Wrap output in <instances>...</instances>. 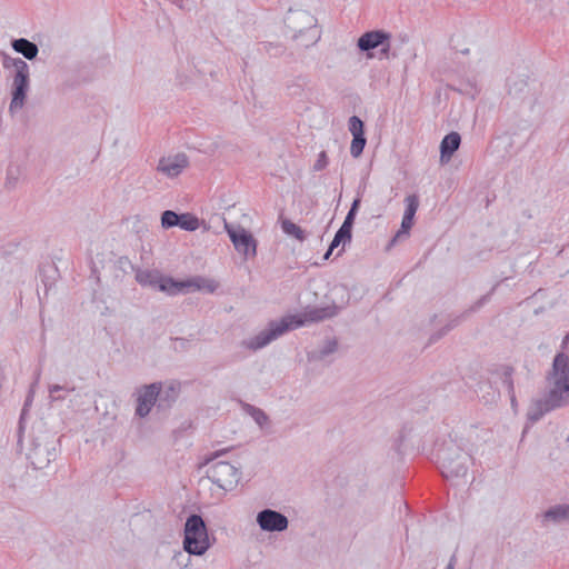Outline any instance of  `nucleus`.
I'll use <instances>...</instances> for the list:
<instances>
[{
  "label": "nucleus",
  "instance_id": "nucleus-1",
  "mask_svg": "<svg viewBox=\"0 0 569 569\" xmlns=\"http://www.w3.org/2000/svg\"><path fill=\"white\" fill-rule=\"evenodd\" d=\"M341 308L336 303L322 307H307L300 316L290 318H281L280 320H272L268 323L267 328L258 332L256 336L243 340L242 346L251 351H257L264 348L287 331L303 326L306 322H320L336 317Z\"/></svg>",
  "mask_w": 569,
  "mask_h": 569
},
{
  "label": "nucleus",
  "instance_id": "nucleus-2",
  "mask_svg": "<svg viewBox=\"0 0 569 569\" xmlns=\"http://www.w3.org/2000/svg\"><path fill=\"white\" fill-rule=\"evenodd\" d=\"M552 387L542 397L533 399L527 411L530 423L538 422L545 415L569 403V356L559 352L555 356L550 375Z\"/></svg>",
  "mask_w": 569,
  "mask_h": 569
},
{
  "label": "nucleus",
  "instance_id": "nucleus-3",
  "mask_svg": "<svg viewBox=\"0 0 569 569\" xmlns=\"http://www.w3.org/2000/svg\"><path fill=\"white\" fill-rule=\"evenodd\" d=\"M136 280L141 286L158 289L171 296L202 289L213 292L218 287L213 280H208L203 277L198 276L184 281H176L172 278H162L154 270H138L136 272Z\"/></svg>",
  "mask_w": 569,
  "mask_h": 569
},
{
  "label": "nucleus",
  "instance_id": "nucleus-4",
  "mask_svg": "<svg viewBox=\"0 0 569 569\" xmlns=\"http://www.w3.org/2000/svg\"><path fill=\"white\" fill-rule=\"evenodd\" d=\"M441 475L455 480L466 477L471 456L453 440L445 441L437 450Z\"/></svg>",
  "mask_w": 569,
  "mask_h": 569
},
{
  "label": "nucleus",
  "instance_id": "nucleus-5",
  "mask_svg": "<svg viewBox=\"0 0 569 569\" xmlns=\"http://www.w3.org/2000/svg\"><path fill=\"white\" fill-rule=\"evenodd\" d=\"M2 66L7 70L13 69L9 104V111L13 114L24 106L30 87V67L21 58H12L6 53L2 57Z\"/></svg>",
  "mask_w": 569,
  "mask_h": 569
},
{
  "label": "nucleus",
  "instance_id": "nucleus-6",
  "mask_svg": "<svg viewBox=\"0 0 569 569\" xmlns=\"http://www.w3.org/2000/svg\"><path fill=\"white\" fill-rule=\"evenodd\" d=\"M229 450V448L217 450L206 457L204 460L206 465H210L207 470V477L224 491H230L236 488L241 477L240 469L234 465L222 460L217 461L219 457L223 456Z\"/></svg>",
  "mask_w": 569,
  "mask_h": 569
},
{
  "label": "nucleus",
  "instance_id": "nucleus-7",
  "mask_svg": "<svg viewBox=\"0 0 569 569\" xmlns=\"http://www.w3.org/2000/svg\"><path fill=\"white\" fill-rule=\"evenodd\" d=\"M210 547L206 523L201 516L191 515L184 525L183 548L190 555L201 556Z\"/></svg>",
  "mask_w": 569,
  "mask_h": 569
},
{
  "label": "nucleus",
  "instance_id": "nucleus-8",
  "mask_svg": "<svg viewBox=\"0 0 569 569\" xmlns=\"http://www.w3.org/2000/svg\"><path fill=\"white\" fill-rule=\"evenodd\" d=\"M224 229L234 247V249L243 256L244 259H250L257 254V240L253 236L241 226H234L224 222Z\"/></svg>",
  "mask_w": 569,
  "mask_h": 569
},
{
  "label": "nucleus",
  "instance_id": "nucleus-9",
  "mask_svg": "<svg viewBox=\"0 0 569 569\" xmlns=\"http://www.w3.org/2000/svg\"><path fill=\"white\" fill-rule=\"evenodd\" d=\"M160 386L161 382H153L139 389L134 412L137 417L146 418L151 412V409L157 406Z\"/></svg>",
  "mask_w": 569,
  "mask_h": 569
},
{
  "label": "nucleus",
  "instance_id": "nucleus-10",
  "mask_svg": "<svg viewBox=\"0 0 569 569\" xmlns=\"http://www.w3.org/2000/svg\"><path fill=\"white\" fill-rule=\"evenodd\" d=\"M256 521L261 530L269 532H281L289 526V520L283 513L268 508L258 512Z\"/></svg>",
  "mask_w": 569,
  "mask_h": 569
},
{
  "label": "nucleus",
  "instance_id": "nucleus-11",
  "mask_svg": "<svg viewBox=\"0 0 569 569\" xmlns=\"http://www.w3.org/2000/svg\"><path fill=\"white\" fill-rule=\"evenodd\" d=\"M189 166L188 157L184 153L162 157L157 164V171L167 178H176Z\"/></svg>",
  "mask_w": 569,
  "mask_h": 569
},
{
  "label": "nucleus",
  "instance_id": "nucleus-12",
  "mask_svg": "<svg viewBox=\"0 0 569 569\" xmlns=\"http://www.w3.org/2000/svg\"><path fill=\"white\" fill-rule=\"evenodd\" d=\"M57 458L52 443H33L28 452V459L34 469H44Z\"/></svg>",
  "mask_w": 569,
  "mask_h": 569
},
{
  "label": "nucleus",
  "instance_id": "nucleus-13",
  "mask_svg": "<svg viewBox=\"0 0 569 569\" xmlns=\"http://www.w3.org/2000/svg\"><path fill=\"white\" fill-rule=\"evenodd\" d=\"M348 124L349 131L352 134L350 153L353 158H358L363 152L367 143V139L365 137V123L359 117L352 116L349 118Z\"/></svg>",
  "mask_w": 569,
  "mask_h": 569
},
{
  "label": "nucleus",
  "instance_id": "nucleus-14",
  "mask_svg": "<svg viewBox=\"0 0 569 569\" xmlns=\"http://www.w3.org/2000/svg\"><path fill=\"white\" fill-rule=\"evenodd\" d=\"M391 39V34L385 30H371L361 34L357 41V47L361 52H367L368 58L372 54L369 53L371 50L379 48L386 43L387 40Z\"/></svg>",
  "mask_w": 569,
  "mask_h": 569
},
{
  "label": "nucleus",
  "instance_id": "nucleus-15",
  "mask_svg": "<svg viewBox=\"0 0 569 569\" xmlns=\"http://www.w3.org/2000/svg\"><path fill=\"white\" fill-rule=\"evenodd\" d=\"M11 47L16 52L21 53L28 60L36 59L39 53L38 46L26 38L12 40Z\"/></svg>",
  "mask_w": 569,
  "mask_h": 569
},
{
  "label": "nucleus",
  "instance_id": "nucleus-16",
  "mask_svg": "<svg viewBox=\"0 0 569 569\" xmlns=\"http://www.w3.org/2000/svg\"><path fill=\"white\" fill-rule=\"evenodd\" d=\"M461 142V137L458 132H450L442 139L440 143V158L441 161L445 158L450 159V157L459 149Z\"/></svg>",
  "mask_w": 569,
  "mask_h": 569
},
{
  "label": "nucleus",
  "instance_id": "nucleus-17",
  "mask_svg": "<svg viewBox=\"0 0 569 569\" xmlns=\"http://www.w3.org/2000/svg\"><path fill=\"white\" fill-rule=\"evenodd\" d=\"M543 521L560 523L569 521V505H556L542 515Z\"/></svg>",
  "mask_w": 569,
  "mask_h": 569
},
{
  "label": "nucleus",
  "instance_id": "nucleus-18",
  "mask_svg": "<svg viewBox=\"0 0 569 569\" xmlns=\"http://www.w3.org/2000/svg\"><path fill=\"white\" fill-rule=\"evenodd\" d=\"M162 387V385L160 386ZM178 388L174 386H169L164 390L160 388L158 400H157V408L159 410H166L169 409L177 400L178 398Z\"/></svg>",
  "mask_w": 569,
  "mask_h": 569
},
{
  "label": "nucleus",
  "instance_id": "nucleus-19",
  "mask_svg": "<svg viewBox=\"0 0 569 569\" xmlns=\"http://www.w3.org/2000/svg\"><path fill=\"white\" fill-rule=\"evenodd\" d=\"M493 373L500 379L507 392L515 391L513 373L515 368L510 365H500L496 368Z\"/></svg>",
  "mask_w": 569,
  "mask_h": 569
},
{
  "label": "nucleus",
  "instance_id": "nucleus-20",
  "mask_svg": "<svg viewBox=\"0 0 569 569\" xmlns=\"http://www.w3.org/2000/svg\"><path fill=\"white\" fill-rule=\"evenodd\" d=\"M246 412L248 415H250V417L254 420V422L261 429L267 427L269 425V422H270L269 417L267 416V413L262 409L257 408V407H254L252 405H247L246 406Z\"/></svg>",
  "mask_w": 569,
  "mask_h": 569
},
{
  "label": "nucleus",
  "instance_id": "nucleus-21",
  "mask_svg": "<svg viewBox=\"0 0 569 569\" xmlns=\"http://www.w3.org/2000/svg\"><path fill=\"white\" fill-rule=\"evenodd\" d=\"M281 228L286 234L292 236L299 241H303L306 239L305 230L288 219L282 220Z\"/></svg>",
  "mask_w": 569,
  "mask_h": 569
},
{
  "label": "nucleus",
  "instance_id": "nucleus-22",
  "mask_svg": "<svg viewBox=\"0 0 569 569\" xmlns=\"http://www.w3.org/2000/svg\"><path fill=\"white\" fill-rule=\"evenodd\" d=\"M178 227L186 231H196L200 227V221L192 213H180Z\"/></svg>",
  "mask_w": 569,
  "mask_h": 569
},
{
  "label": "nucleus",
  "instance_id": "nucleus-23",
  "mask_svg": "<svg viewBox=\"0 0 569 569\" xmlns=\"http://www.w3.org/2000/svg\"><path fill=\"white\" fill-rule=\"evenodd\" d=\"M180 219V213H177L172 210H166L161 214V227L163 229H170L173 227H178Z\"/></svg>",
  "mask_w": 569,
  "mask_h": 569
},
{
  "label": "nucleus",
  "instance_id": "nucleus-24",
  "mask_svg": "<svg viewBox=\"0 0 569 569\" xmlns=\"http://www.w3.org/2000/svg\"><path fill=\"white\" fill-rule=\"evenodd\" d=\"M405 202H406V209H405V212H403V217H408V218H415V214L418 210V207H419V198L417 194H409L406 197L405 199Z\"/></svg>",
  "mask_w": 569,
  "mask_h": 569
},
{
  "label": "nucleus",
  "instance_id": "nucleus-25",
  "mask_svg": "<svg viewBox=\"0 0 569 569\" xmlns=\"http://www.w3.org/2000/svg\"><path fill=\"white\" fill-rule=\"evenodd\" d=\"M413 224V219L408 217H402L400 229L397 231L395 237L391 240V244L400 240L401 238L408 237L409 231Z\"/></svg>",
  "mask_w": 569,
  "mask_h": 569
},
{
  "label": "nucleus",
  "instance_id": "nucleus-26",
  "mask_svg": "<svg viewBox=\"0 0 569 569\" xmlns=\"http://www.w3.org/2000/svg\"><path fill=\"white\" fill-rule=\"evenodd\" d=\"M48 390H49L50 401L56 402V401H63L66 399V396L57 395V391H73L74 387L69 388L68 386L50 385Z\"/></svg>",
  "mask_w": 569,
  "mask_h": 569
},
{
  "label": "nucleus",
  "instance_id": "nucleus-27",
  "mask_svg": "<svg viewBox=\"0 0 569 569\" xmlns=\"http://www.w3.org/2000/svg\"><path fill=\"white\" fill-rule=\"evenodd\" d=\"M338 349V341L336 339L327 340L323 346L318 350L317 359H325L327 356L333 353Z\"/></svg>",
  "mask_w": 569,
  "mask_h": 569
},
{
  "label": "nucleus",
  "instance_id": "nucleus-28",
  "mask_svg": "<svg viewBox=\"0 0 569 569\" xmlns=\"http://www.w3.org/2000/svg\"><path fill=\"white\" fill-rule=\"evenodd\" d=\"M20 176V169L16 166H10L7 170L6 186L8 188H14Z\"/></svg>",
  "mask_w": 569,
  "mask_h": 569
},
{
  "label": "nucleus",
  "instance_id": "nucleus-29",
  "mask_svg": "<svg viewBox=\"0 0 569 569\" xmlns=\"http://www.w3.org/2000/svg\"><path fill=\"white\" fill-rule=\"evenodd\" d=\"M460 322V318H456L451 320L445 328H442L439 332L433 333L430 337V342H436L440 338H442L445 335H447L450 330H452L455 327H457Z\"/></svg>",
  "mask_w": 569,
  "mask_h": 569
},
{
  "label": "nucleus",
  "instance_id": "nucleus-30",
  "mask_svg": "<svg viewBox=\"0 0 569 569\" xmlns=\"http://www.w3.org/2000/svg\"><path fill=\"white\" fill-rule=\"evenodd\" d=\"M333 238L336 239L337 242H341V243L350 242L351 238H352V230L341 226L338 229V231L336 232Z\"/></svg>",
  "mask_w": 569,
  "mask_h": 569
},
{
  "label": "nucleus",
  "instance_id": "nucleus-31",
  "mask_svg": "<svg viewBox=\"0 0 569 569\" xmlns=\"http://www.w3.org/2000/svg\"><path fill=\"white\" fill-rule=\"evenodd\" d=\"M34 393H36L34 386H30L28 395H27L24 403H23V408L21 410L20 421L24 418V415L28 412L29 407L32 405Z\"/></svg>",
  "mask_w": 569,
  "mask_h": 569
},
{
  "label": "nucleus",
  "instance_id": "nucleus-32",
  "mask_svg": "<svg viewBox=\"0 0 569 569\" xmlns=\"http://www.w3.org/2000/svg\"><path fill=\"white\" fill-rule=\"evenodd\" d=\"M496 289V286H493V288L491 289V291L482 297H480L471 307L470 309L468 310V312H476L477 310H479L482 306H485L489 299H490V296L491 293L495 291Z\"/></svg>",
  "mask_w": 569,
  "mask_h": 569
},
{
  "label": "nucleus",
  "instance_id": "nucleus-33",
  "mask_svg": "<svg viewBox=\"0 0 569 569\" xmlns=\"http://www.w3.org/2000/svg\"><path fill=\"white\" fill-rule=\"evenodd\" d=\"M327 166H328V157H327V153H326V151H321V152L318 154V159H317V161H316V162H315V164H313V170H315V171H321V170H323Z\"/></svg>",
  "mask_w": 569,
  "mask_h": 569
},
{
  "label": "nucleus",
  "instance_id": "nucleus-34",
  "mask_svg": "<svg viewBox=\"0 0 569 569\" xmlns=\"http://www.w3.org/2000/svg\"><path fill=\"white\" fill-rule=\"evenodd\" d=\"M263 49L267 53H270V54H272V50L276 51L273 54H280L283 51V49L280 44H278V43L274 44L271 42L263 43Z\"/></svg>",
  "mask_w": 569,
  "mask_h": 569
},
{
  "label": "nucleus",
  "instance_id": "nucleus-35",
  "mask_svg": "<svg viewBox=\"0 0 569 569\" xmlns=\"http://www.w3.org/2000/svg\"><path fill=\"white\" fill-rule=\"evenodd\" d=\"M356 214H357V213H355V212H350V211H348V213H347V216H346V218H345V221H343V223H342L341 226H342V227H345V228H348V229L352 230V226H353V223H355Z\"/></svg>",
  "mask_w": 569,
  "mask_h": 569
},
{
  "label": "nucleus",
  "instance_id": "nucleus-36",
  "mask_svg": "<svg viewBox=\"0 0 569 569\" xmlns=\"http://www.w3.org/2000/svg\"><path fill=\"white\" fill-rule=\"evenodd\" d=\"M380 47H381V49H380L381 57L389 58V52L391 49L390 40H387L386 43L381 44Z\"/></svg>",
  "mask_w": 569,
  "mask_h": 569
},
{
  "label": "nucleus",
  "instance_id": "nucleus-37",
  "mask_svg": "<svg viewBox=\"0 0 569 569\" xmlns=\"http://www.w3.org/2000/svg\"><path fill=\"white\" fill-rule=\"evenodd\" d=\"M360 203H361V198L360 197H357L352 203H351V207L349 209L350 212H355L357 213L358 212V209L360 207Z\"/></svg>",
  "mask_w": 569,
  "mask_h": 569
},
{
  "label": "nucleus",
  "instance_id": "nucleus-38",
  "mask_svg": "<svg viewBox=\"0 0 569 569\" xmlns=\"http://www.w3.org/2000/svg\"><path fill=\"white\" fill-rule=\"evenodd\" d=\"M508 396H509V398H510L511 407H512L513 409H516V408H517V406H518V401H517V398H516V392H515V391L508 392Z\"/></svg>",
  "mask_w": 569,
  "mask_h": 569
},
{
  "label": "nucleus",
  "instance_id": "nucleus-39",
  "mask_svg": "<svg viewBox=\"0 0 569 569\" xmlns=\"http://www.w3.org/2000/svg\"><path fill=\"white\" fill-rule=\"evenodd\" d=\"M456 563H457V557H456V555H452L449 559V562H448L446 569H456Z\"/></svg>",
  "mask_w": 569,
  "mask_h": 569
},
{
  "label": "nucleus",
  "instance_id": "nucleus-40",
  "mask_svg": "<svg viewBox=\"0 0 569 569\" xmlns=\"http://www.w3.org/2000/svg\"><path fill=\"white\" fill-rule=\"evenodd\" d=\"M456 563H457V557H456V555H452L449 559V562H448L446 569H456Z\"/></svg>",
  "mask_w": 569,
  "mask_h": 569
},
{
  "label": "nucleus",
  "instance_id": "nucleus-41",
  "mask_svg": "<svg viewBox=\"0 0 569 569\" xmlns=\"http://www.w3.org/2000/svg\"><path fill=\"white\" fill-rule=\"evenodd\" d=\"M40 376H41V370L38 369L36 372H34V380L33 382L31 383V386H34V389L37 388L39 381H40Z\"/></svg>",
  "mask_w": 569,
  "mask_h": 569
},
{
  "label": "nucleus",
  "instance_id": "nucleus-42",
  "mask_svg": "<svg viewBox=\"0 0 569 569\" xmlns=\"http://www.w3.org/2000/svg\"><path fill=\"white\" fill-rule=\"evenodd\" d=\"M340 243L341 242H337L336 239L333 238L329 246V249L333 251Z\"/></svg>",
  "mask_w": 569,
  "mask_h": 569
},
{
  "label": "nucleus",
  "instance_id": "nucleus-43",
  "mask_svg": "<svg viewBox=\"0 0 569 569\" xmlns=\"http://www.w3.org/2000/svg\"><path fill=\"white\" fill-rule=\"evenodd\" d=\"M568 342H569V332L565 336V338L562 340V348H565Z\"/></svg>",
  "mask_w": 569,
  "mask_h": 569
},
{
  "label": "nucleus",
  "instance_id": "nucleus-44",
  "mask_svg": "<svg viewBox=\"0 0 569 569\" xmlns=\"http://www.w3.org/2000/svg\"><path fill=\"white\" fill-rule=\"evenodd\" d=\"M331 253H332V250L328 249V250H327V252H326V253H325V256H323V259H326V260H327V259H329V257L331 256Z\"/></svg>",
  "mask_w": 569,
  "mask_h": 569
}]
</instances>
